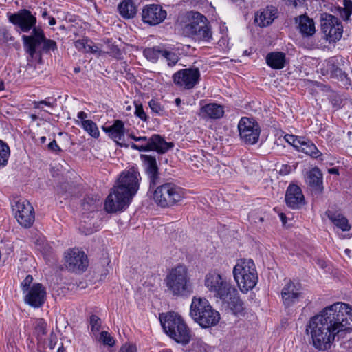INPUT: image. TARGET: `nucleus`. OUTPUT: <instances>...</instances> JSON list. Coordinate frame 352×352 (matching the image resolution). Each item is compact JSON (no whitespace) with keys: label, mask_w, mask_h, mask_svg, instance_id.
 I'll list each match as a JSON object with an SVG mask.
<instances>
[{"label":"nucleus","mask_w":352,"mask_h":352,"mask_svg":"<svg viewBox=\"0 0 352 352\" xmlns=\"http://www.w3.org/2000/svg\"><path fill=\"white\" fill-rule=\"evenodd\" d=\"M352 331V307L344 302H336L311 318L306 327L312 345L319 351L329 349L336 339Z\"/></svg>","instance_id":"f257e3e1"},{"label":"nucleus","mask_w":352,"mask_h":352,"mask_svg":"<svg viewBox=\"0 0 352 352\" xmlns=\"http://www.w3.org/2000/svg\"><path fill=\"white\" fill-rule=\"evenodd\" d=\"M204 285L217 303L226 309H230L234 314L241 313L243 304L239 296L237 289L219 273L208 272L204 280Z\"/></svg>","instance_id":"f03ea898"},{"label":"nucleus","mask_w":352,"mask_h":352,"mask_svg":"<svg viewBox=\"0 0 352 352\" xmlns=\"http://www.w3.org/2000/svg\"><path fill=\"white\" fill-rule=\"evenodd\" d=\"M140 179L118 177L104 201V210L107 213H116L128 208L139 189Z\"/></svg>","instance_id":"7ed1b4c3"},{"label":"nucleus","mask_w":352,"mask_h":352,"mask_svg":"<svg viewBox=\"0 0 352 352\" xmlns=\"http://www.w3.org/2000/svg\"><path fill=\"white\" fill-rule=\"evenodd\" d=\"M160 322L166 333L175 342L183 345L190 342V329L178 314L168 312L162 315Z\"/></svg>","instance_id":"20e7f679"},{"label":"nucleus","mask_w":352,"mask_h":352,"mask_svg":"<svg viewBox=\"0 0 352 352\" xmlns=\"http://www.w3.org/2000/svg\"><path fill=\"white\" fill-rule=\"evenodd\" d=\"M190 315L203 328L214 327L220 320V314L212 308L208 300L201 298H192Z\"/></svg>","instance_id":"39448f33"},{"label":"nucleus","mask_w":352,"mask_h":352,"mask_svg":"<svg viewBox=\"0 0 352 352\" xmlns=\"http://www.w3.org/2000/svg\"><path fill=\"white\" fill-rule=\"evenodd\" d=\"M233 276L243 293L252 289L258 282L255 264L250 258L239 260L234 267Z\"/></svg>","instance_id":"423d86ee"},{"label":"nucleus","mask_w":352,"mask_h":352,"mask_svg":"<svg viewBox=\"0 0 352 352\" xmlns=\"http://www.w3.org/2000/svg\"><path fill=\"white\" fill-rule=\"evenodd\" d=\"M165 281L168 290L173 296H186L192 292L188 270L184 265H178L173 269Z\"/></svg>","instance_id":"0eeeda50"},{"label":"nucleus","mask_w":352,"mask_h":352,"mask_svg":"<svg viewBox=\"0 0 352 352\" xmlns=\"http://www.w3.org/2000/svg\"><path fill=\"white\" fill-rule=\"evenodd\" d=\"M186 197V190L173 183H165L153 192L155 202L162 208L177 205Z\"/></svg>","instance_id":"6e6552de"},{"label":"nucleus","mask_w":352,"mask_h":352,"mask_svg":"<svg viewBox=\"0 0 352 352\" xmlns=\"http://www.w3.org/2000/svg\"><path fill=\"white\" fill-rule=\"evenodd\" d=\"M22 41L26 52L31 57L35 55L37 48L41 44L42 51L45 53L57 50L56 43L54 40L47 38L41 28H34L30 35H23Z\"/></svg>","instance_id":"1a4fd4ad"},{"label":"nucleus","mask_w":352,"mask_h":352,"mask_svg":"<svg viewBox=\"0 0 352 352\" xmlns=\"http://www.w3.org/2000/svg\"><path fill=\"white\" fill-rule=\"evenodd\" d=\"M12 211L17 222L23 228H30L35 220V212L30 203L23 199L14 200Z\"/></svg>","instance_id":"9d476101"},{"label":"nucleus","mask_w":352,"mask_h":352,"mask_svg":"<svg viewBox=\"0 0 352 352\" xmlns=\"http://www.w3.org/2000/svg\"><path fill=\"white\" fill-rule=\"evenodd\" d=\"M8 17L9 21L18 28L20 32L28 33L34 28H38L36 26V17L29 10L21 9L15 13H8Z\"/></svg>","instance_id":"9b49d317"},{"label":"nucleus","mask_w":352,"mask_h":352,"mask_svg":"<svg viewBox=\"0 0 352 352\" xmlns=\"http://www.w3.org/2000/svg\"><path fill=\"white\" fill-rule=\"evenodd\" d=\"M241 140L246 144H254L259 138L261 129L258 124L248 118H242L238 124Z\"/></svg>","instance_id":"f8f14e48"},{"label":"nucleus","mask_w":352,"mask_h":352,"mask_svg":"<svg viewBox=\"0 0 352 352\" xmlns=\"http://www.w3.org/2000/svg\"><path fill=\"white\" fill-rule=\"evenodd\" d=\"M65 266L69 271L75 273L85 272L89 265L87 255L78 248H72L65 252Z\"/></svg>","instance_id":"ddd939ff"},{"label":"nucleus","mask_w":352,"mask_h":352,"mask_svg":"<svg viewBox=\"0 0 352 352\" xmlns=\"http://www.w3.org/2000/svg\"><path fill=\"white\" fill-rule=\"evenodd\" d=\"M321 30L329 42L338 41L342 35V25L338 18L326 14L321 21Z\"/></svg>","instance_id":"4468645a"},{"label":"nucleus","mask_w":352,"mask_h":352,"mask_svg":"<svg viewBox=\"0 0 352 352\" xmlns=\"http://www.w3.org/2000/svg\"><path fill=\"white\" fill-rule=\"evenodd\" d=\"M199 78L200 72L196 67L180 69L173 76L174 82L186 89H192L199 82Z\"/></svg>","instance_id":"2eb2a0df"},{"label":"nucleus","mask_w":352,"mask_h":352,"mask_svg":"<svg viewBox=\"0 0 352 352\" xmlns=\"http://www.w3.org/2000/svg\"><path fill=\"white\" fill-rule=\"evenodd\" d=\"M23 294L25 303L34 308L41 307L45 303L46 290L41 283H33L31 289Z\"/></svg>","instance_id":"dca6fc26"},{"label":"nucleus","mask_w":352,"mask_h":352,"mask_svg":"<svg viewBox=\"0 0 352 352\" xmlns=\"http://www.w3.org/2000/svg\"><path fill=\"white\" fill-rule=\"evenodd\" d=\"M281 296L286 307L296 303L302 296V285L299 282L289 280L282 289Z\"/></svg>","instance_id":"f3484780"},{"label":"nucleus","mask_w":352,"mask_h":352,"mask_svg":"<svg viewBox=\"0 0 352 352\" xmlns=\"http://www.w3.org/2000/svg\"><path fill=\"white\" fill-rule=\"evenodd\" d=\"M342 63H344L342 58L331 57L325 63L324 70L331 78H336L341 81L344 85H350L351 80L344 71L340 68Z\"/></svg>","instance_id":"a211bd4d"},{"label":"nucleus","mask_w":352,"mask_h":352,"mask_svg":"<svg viewBox=\"0 0 352 352\" xmlns=\"http://www.w3.org/2000/svg\"><path fill=\"white\" fill-rule=\"evenodd\" d=\"M286 205L293 209L298 210L305 204V196L301 188L296 184H289L285 192Z\"/></svg>","instance_id":"6ab92c4d"},{"label":"nucleus","mask_w":352,"mask_h":352,"mask_svg":"<svg viewBox=\"0 0 352 352\" xmlns=\"http://www.w3.org/2000/svg\"><path fill=\"white\" fill-rule=\"evenodd\" d=\"M166 17V11L158 5L147 6L142 10V21L151 25L160 24Z\"/></svg>","instance_id":"aec40b11"},{"label":"nucleus","mask_w":352,"mask_h":352,"mask_svg":"<svg viewBox=\"0 0 352 352\" xmlns=\"http://www.w3.org/2000/svg\"><path fill=\"white\" fill-rule=\"evenodd\" d=\"M188 17L191 21L184 28V31L188 36L200 30L201 28H206V24L208 23L207 18L197 12H190Z\"/></svg>","instance_id":"412c9836"},{"label":"nucleus","mask_w":352,"mask_h":352,"mask_svg":"<svg viewBox=\"0 0 352 352\" xmlns=\"http://www.w3.org/2000/svg\"><path fill=\"white\" fill-rule=\"evenodd\" d=\"M276 17L277 9L273 6H267L255 14L254 22L260 27H266L272 23Z\"/></svg>","instance_id":"4be33fe9"},{"label":"nucleus","mask_w":352,"mask_h":352,"mask_svg":"<svg viewBox=\"0 0 352 352\" xmlns=\"http://www.w3.org/2000/svg\"><path fill=\"white\" fill-rule=\"evenodd\" d=\"M102 129L116 144H119L120 146H123V144L120 143V141L122 140L125 133L124 124L122 120H116L111 126H102Z\"/></svg>","instance_id":"5701e85b"},{"label":"nucleus","mask_w":352,"mask_h":352,"mask_svg":"<svg viewBox=\"0 0 352 352\" xmlns=\"http://www.w3.org/2000/svg\"><path fill=\"white\" fill-rule=\"evenodd\" d=\"M224 115L222 105L217 103L207 104L201 107L199 116L204 119H219Z\"/></svg>","instance_id":"b1692460"},{"label":"nucleus","mask_w":352,"mask_h":352,"mask_svg":"<svg viewBox=\"0 0 352 352\" xmlns=\"http://www.w3.org/2000/svg\"><path fill=\"white\" fill-rule=\"evenodd\" d=\"M296 21L298 22L299 31L303 37H310L315 34V23L312 19L307 15H300Z\"/></svg>","instance_id":"393cba45"},{"label":"nucleus","mask_w":352,"mask_h":352,"mask_svg":"<svg viewBox=\"0 0 352 352\" xmlns=\"http://www.w3.org/2000/svg\"><path fill=\"white\" fill-rule=\"evenodd\" d=\"M151 151H155L158 153H165L174 146L173 142H167L160 135H153L148 140Z\"/></svg>","instance_id":"a878e982"},{"label":"nucleus","mask_w":352,"mask_h":352,"mask_svg":"<svg viewBox=\"0 0 352 352\" xmlns=\"http://www.w3.org/2000/svg\"><path fill=\"white\" fill-rule=\"evenodd\" d=\"M296 149L314 158H318L322 155L311 141L304 138H301L300 141L296 142Z\"/></svg>","instance_id":"bb28decb"},{"label":"nucleus","mask_w":352,"mask_h":352,"mask_svg":"<svg viewBox=\"0 0 352 352\" xmlns=\"http://www.w3.org/2000/svg\"><path fill=\"white\" fill-rule=\"evenodd\" d=\"M325 214L336 228L343 232L350 230L351 226L349 223L348 219L341 213L327 210Z\"/></svg>","instance_id":"cd10ccee"},{"label":"nucleus","mask_w":352,"mask_h":352,"mask_svg":"<svg viewBox=\"0 0 352 352\" xmlns=\"http://www.w3.org/2000/svg\"><path fill=\"white\" fill-rule=\"evenodd\" d=\"M266 63L274 69H283L286 63V55L282 52H272L268 53L265 58Z\"/></svg>","instance_id":"c85d7f7f"},{"label":"nucleus","mask_w":352,"mask_h":352,"mask_svg":"<svg viewBox=\"0 0 352 352\" xmlns=\"http://www.w3.org/2000/svg\"><path fill=\"white\" fill-rule=\"evenodd\" d=\"M140 158L144 163L146 173L149 176H157L158 167L155 157L149 155H141Z\"/></svg>","instance_id":"c756f323"},{"label":"nucleus","mask_w":352,"mask_h":352,"mask_svg":"<svg viewBox=\"0 0 352 352\" xmlns=\"http://www.w3.org/2000/svg\"><path fill=\"white\" fill-rule=\"evenodd\" d=\"M120 14L124 18L131 19L136 14V8L131 0L124 1L118 6Z\"/></svg>","instance_id":"7c9ffc66"},{"label":"nucleus","mask_w":352,"mask_h":352,"mask_svg":"<svg viewBox=\"0 0 352 352\" xmlns=\"http://www.w3.org/2000/svg\"><path fill=\"white\" fill-rule=\"evenodd\" d=\"M307 184L310 191L315 195H319L323 190L322 177H307Z\"/></svg>","instance_id":"2f4dec72"},{"label":"nucleus","mask_w":352,"mask_h":352,"mask_svg":"<svg viewBox=\"0 0 352 352\" xmlns=\"http://www.w3.org/2000/svg\"><path fill=\"white\" fill-rule=\"evenodd\" d=\"M212 33L208 23L206 24V28H201L200 30H197L190 36L199 41L209 42L212 39Z\"/></svg>","instance_id":"473e14b6"},{"label":"nucleus","mask_w":352,"mask_h":352,"mask_svg":"<svg viewBox=\"0 0 352 352\" xmlns=\"http://www.w3.org/2000/svg\"><path fill=\"white\" fill-rule=\"evenodd\" d=\"M80 126L92 138L98 139L100 137L98 127L94 121H82L80 122Z\"/></svg>","instance_id":"72a5a7b5"},{"label":"nucleus","mask_w":352,"mask_h":352,"mask_svg":"<svg viewBox=\"0 0 352 352\" xmlns=\"http://www.w3.org/2000/svg\"><path fill=\"white\" fill-rule=\"evenodd\" d=\"M162 49L163 48L160 46L147 47L144 50L143 54L147 60L155 63L160 56H162Z\"/></svg>","instance_id":"f704fd0d"},{"label":"nucleus","mask_w":352,"mask_h":352,"mask_svg":"<svg viewBox=\"0 0 352 352\" xmlns=\"http://www.w3.org/2000/svg\"><path fill=\"white\" fill-rule=\"evenodd\" d=\"M47 324L43 318L36 319L34 327V334L36 336L37 341H39L40 344H42L43 336L46 333Z\"/></svg>","instance_id":"c9c22d12"},{"label":"nucleus","mask_w":352,"mask_h":352,"mask_svg":"<svg viewBox=\"0 0 352 352\" xmlns=\"http://www.w3.org/2000/svg\"><path fill=\"white\" fill-rule=\"evenodd\" d=\"M10 155V150L8 145L0 140V168L7 165Z\"/></svg>","instance_id":"e433bc0d"},{"label":"nucleus","mask_w":352,"mask_h":352,"mask_svg":"<svg viewBox=\"0 0 352 352\" xmlns=\"http://www.w3.org/2000/svg\"><path fill=\"white\" fill-rule=\"evenodd\" d=\"M33 107L34 109H39L43 110V105H45L49 107H54L56 106V99H52L51 98H47L41 101H34L32 102Z\"/></svg>","instance_id":"4c0bfd02"},{"label":"nucleus","mask_w":352,"mask_h":352,"mask_svg":"<svg viewBox=\"0 0 352 352\" xmlns=\"http://www.w3.org/2000/svg\"><path fill=\"white\" fill-rule=\"evenodd\" d=\"M162 56L166 60L168 65H175L179 60L177 55L175 52L164 49H162Z\"/></svg>","instance_id":"58836bf2"},{"label":"nucleus","mask_w":352,"mask_h":352,"mask_svg":"<svg viewBox=\"0 0 352 352\" xmlns=\"http://www.w3.org/2000/svg\"><path fill=\"white\" fill-rule=\"evenodd\" d=\"M90 325L91 330L94 334L98 333V332L100 329L101 327V320L100 318L96 315H91L90 316Z\"/></svg>","instance_id":"ea45409f"},{"label":"nucleus","mask_w":352,"mask_h":352,"mask_svg":"<svg viewBox=\"0 0 352 352\" xmlns=\"http://www.w3.org/2000/svg\"><path fill=\"white\" fill-rule=\"evenodd\" d=\"M84 210H89L91 212H94L97 209L96 199L87 197L84 199L82 204Z\"/></svg>","instance_id":"a19ab883"},{"label":"nucleus","mask_w":352,"mask_h":352,"mask_svg":"<svg viewBox=\"0 0 352 352\" xmlns=\"http://www.w3.org/2000/svg\"><path fill=\"white\" fill-rule=\"evenodd\" d=\"M297 165V164H294L292 165L280 164V166H277V167L280 175H287L293 173L294 170L296 168Z\"/></svg>","instance_id":"79ce46f5"},{"label":"nucleus","mask_w":352,"mask_h":352,"mask_svg":"<svg viewBox=\"0 0 352 352\" xmlns=\"http://www.w3.org/2000/svg\"><path fill=\"white\" fill-rule=\"evenodd\" d=\"M28 348L30 352H44L45 351V344L44 342H42V344H40L39 341H37V347L36 349L34 342L32 339L28 338Z\"/></svg>","instance_id":"37998d69"},{"label":"nucleus","mask_w":352,"mask_h":352,"mask_svg":"<svg viewBox=\"0 0 352 352\" xmlns=\"http://www.w3.org/2000/svg\"><path fill=\"white\" fill-rule=\"evenodd\" d=\"M99 341L102 342L104 345L112 346L114 344V340L111 335L105 331L100 333Z\"/></svg>","instance_id":"c03bdc74"},{"label":"nucleus","mask_w":352,"mask_h":352,"mask_svg":"<svg viewBox=\"0 0 352 352\" xmlns=\"http://www.w3.org/2000/svg\"><path fill=\"white\" fill-rule=\"evenodd\" d=\"M33 281V277L32 275H28L25 279L21 283V287L23 292H25L26 290L31 289Z\"/></svg>","instance_id":"a18cd8bd"},{"label":"nucleus","mask_w":352,"mask_h":352,"mask_svg":"<svg viewBox=\"0 0 352 352\" xmlns=\"http://www.w3.org/2000/svg\"><path fill=\"white\" fill-rule=\"evenodd\" d=\"M344 1V13L345 15V19L348 20L349 16L352 14V1L351 0H343Z\"/></svg>","instance_id":"49530a36"},{"label":"nucleus","mask_w":352,"mask_h":352,"mask_svg":"<svg viewBox=\"0 0 352 352\" xmlns=\"http://www.w3.org/2000/svg\"><path fill=\"white\" fill-rule=\"evenodd\" d=\"M135 115L142 121H147V116L144 111L142 104H135Z\"/></svg>","instance_id":"de8ad7c7"},{"label":"nucleus","mask_w":352,"mask_h":352,"mask_svg":"<svg viewBox=\"0 0 352 352\" xmlns=\"http://www.w3.org/2000/svg\"><path fill=\"white\" fill-rule=\"evenodd\" d=\"M74 46L78 51L85 52L87 46V39H79L74 42Z\"/></svg>","instance_id":"09e8293b"},{"label":"nucleus","mask_w":352,"mask_h":352,"mask_svg":"<svg viewBox=\"0 0 352 352\" xmlns=\"http://www.w3.org/2000/svg\"><path fill=\"white\" fill-rule=\"evenodd\" d=\"M149 107L152 111L156 113H160L162 109L161 108L160 104L155 100H151L148 102Z\"/></svg>","instance_id":"8fccbe9b"},{"label":"nucleus","mask_w":352,"mask_h":352,"mask_svg":"<svg viewBox=\"0 0 352 352\" xmlns=\"http://www.w3.org/2000/svg\"><path fill=\"white\" fill-rule=\"evenodd\" d=\"M58 342V338L56 335L52 332L49 338L48 346L50 349H54Z\"/></svg>","instance_id":"3c124183"},{"label":"nucleus","mask_w":352,"mask_h":352,"mask_svg":"<svg viewBox=\"0 0 352 352\" xmlns=\"http://www.w3.org/2000/svg\"><path fill=\"white\" fill-rule=\"evenodd\" d=\"M301 137H296L292 135H287L285 140L287 142L290 143L296 148V142L300 141Z\"/></svg>","instance_id":"603ef678"},{"label":"nucleus","mask_w":352,"mask_h":352,"mask_svg":"<svg viewBox=\"0 0 352 352\" xmlns=\"http://www.w3.org/2000/svg\"><path fill=\"white\" fill-rule=\"evenodd\" d=\"M119 352H136V347L132 344H124L121 347Z\"/></svg>","instance_id":"864d4df0"},{"label":"nucleus","mask_w":352,"mask_h":352,"mask_svg":"<svg viewBox=\"0 0 352 352\" xmlns=\"http://www.w3.org/2000/svg\"><path fill=\"white\" fill-rule=\"evenodd\" d=\"M48 148L54 152H60L62 151L54 140L48 144Z\"/></svg>","instance_id":"5fc2aeb1"},{"label":"nucleus","mask_w":352,"mask_h":352,"mask_svg":"<svg viewBox=\"0 0 352 352\" xmlns=\"http://www.w3.org/2000/svg\"><path fill=\"white\" fill-rule=\"evenodd\" d=\"M323 173L321 172L320 168L318 167L312 168L309 172L308 176H322Z\"/></svg>","instance_id":"6e6d98bb"},{"label":"nucleus","mask_w":352,"mask_h":352,"mask_svg":"<svg viewBox=\"0 0 352 352\" xmlns=\"http://www.w3.org/2000/svg\"><path fill=\"white\" fill-rule=\"evenodd\" d=\"M151 148H150L149 142L148 141V142L146 144H145L138 145V148H137V151H150Z\"/></svg>","instance_id":"4d7b16f0"},{"label":"nucleus","mask_w":352,"mask_h":352,"mask_svg":"<svg viewBox=\"0 0 352 352\" xmlns=\"http://www.w3.org/2000/svg\"><path fill=\"white\" fill-rule=\"evenodd\" d=\"M137 171L134 168H131L128 170L127 173H125L124 172H122L120 173V176H136L137 175Z\"/></svg>","instance_id":"13d9d810"},{"label":"nucleus","mask_w":352,"mask_h":352,"mask_svg":"<svg viewBox=\"0 0 352 352\" xmlns=\"http://www.w3.org/2000/svg\"><path fill=\"white\" fill-rule=\"evenodd\" d=\"M99 52L98 47L97 45H94L93 43L90 45V47H89V49H86L85 52H89L91 54H96Z\"/></svg>","instance_id":"bf43d9fd"},{"label":"nucleus","mask_w":352,"mask_h":352,"mask_svg":"<svg viewBox=\"0 0 352 352\" xmlns=\"http://www.w3.org/2000/svg\"><path fill=\"white\" fill-rule=\"evenodd\" d=\"M285 1L286 4L288 6H293L294 8H296L299 3H301V0H283Z\"/></svg>","instance_id":"052dcab7"},{"label":"nucleus","mask_w":352,"mask_h":352,"mask_svg":"<svg viewBox=\"0 0 352 352\" xmlns=\"http://www.w3.org/2000/svg\"><path fill=\"white\" fill-rule=\"evenodd\" d=\"M87 113L84 111H80L78 113L77 117L78 119H80L82 121H88L89 120H87Z\"/></svg>","instance_id":"680f3d73"},{"label":"nucleus","mask_w":352,"mask_h":352,"mask_svg":"<svg viewBox=\"0 0 352 352\" xmlns=\"http://www.w3.org/2000/svg\"><path fill=\"white\" fill-rule=\"evenodd\" d=\"M327 173L330 175H337L340 174L339 169L337 167H333L327 169Z\"/></svg>","instance_id":"e2e57ef3"},{"label":"nucleus","mask_w":352,"mask_h":352,"mask_svg":"<svg viewBox=\"0 0 352 352\" xmlns=\"http://www.w3.org/2000/svg\"><path fill=\"white\" fill-rule=\"evenodd\" d=\"M148 138L146 136H140L138 137V142H144L146 144L148 142Z\"/></svg>","instance_id":"0e129e2a"},{"label":"nucleus","mask_w":352,"mask_h":352,"mask_svg":"<svg viewBox=\"0 0 352 352\" xmlns=\"http://www.w3.org/2000/svg\"><path fill=\"white\" fill-rule=\"evenodd\" d=\"M56 21L54 17H52V16L49 17V24L50 25H54L56 24Z\"/></svg>","instance_id":"69168bd1"},{"label":"nucleus","mask_w":352,"mask_h":352,"mask_svg":"<svg viewBox=\"0 0 352 352\" xmlns=\"http://www.w3.org/2000/svg\"><path fill=\"white\" fill-rule=\"evenodd\" d=\"M279 217H280V219L281 221L283 222V223H285V222H286V216H285V214H283V213H280L279 214Z\"/></svg>","instance_id":"338daca9"},{"label":"nucleus","mask_w":352,"mask_h":352,"mask_svg":"<svg viewBox=\"0 0 352 352\" xmlns=\"http://www.w3.org/2000/svg\"><path fill=\"white\" fill-rule=\"evenodd\" d=\"M129 137L133 140L135 142H138V136H135V135H133V133H131V134H129Z\"/></svg>","instance_id":"774afa93"}]
</instances>
